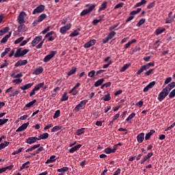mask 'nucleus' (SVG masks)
<instances>
[{
	"instance_id": "1",
	"label": "nucleus",
	"mask_w": 175,
	"mask_h": 175,
	"mask_svg": "<svg viewBox=\"0 0 175 175\" xmlns=\"http://www.w3.org/2000/svg\"><path fill=\"white\" fill-rule=\"evenodd\" d=\"M21 50H23V48H18L16 50L14 54L15 58H20V57H24V55H25L27 53H29V49H25L22 51Z\"/></svg>"
},
{
	"instance_id": "2",
	"label": "nucleus",
	"mask_w": 175,
	"mask_h": 175,
	"mask_svg": "<svg viewBox=\"0 0 175 175\" xmlns=\"http://www.w3.org/2000/svg\"><path fill=\"white\" fill-rule=\"evenodd\" d=\"M169 95V92H167V90L165 88H163L162 91L159 94L157 99L159 100V102H162L165 98H166Z\"/></svg>"
},
{
	"instance_id": "3",
	"label": "nucleus",
	"mask_w": 175,
	"mask_h": 175,
	"mask_svg": "<svg viewBox=\"0 0 175 175\" xmlns=\"http://www.w3.org/2000/svg\"><path fill=\"white\" fill-rule=\"evenodd\" d=\"M25 17H27V13H25L24 11H22L17 18L18 24H24L25 23Z\"/></svg>"
},
{
	"instance_id": "4",
	"label": "nucleus",
	"mask_w": 175,
	"mask_h": 175,
	"mask_svg": "<svg viewBox=\"0 0 175 175\" xmlns=\"http://www.w3.org/2000/svg\"><path fill=\"white\" fill-rule=\"evenodd\" d=\"M57 54V51H51L49 55L44 57L43 62H49V61L54 58V56Z\"/></svg>"
},
{
	"instance_id": "5",
	"label": "nucleus",
	"mask_w": 175,
	"mask_h": 175,
	"mask_svg": "<svg viewBox=\"0 0 175 175\" xmlns=\"http://www.w3.org/2000/svg\"><path fill=\"white\" fill-rule=\"evenodd\" d=\"M72 28V24L68 23L66 26L60 27L59 32L62 35H65L67 31H69Z\"/></svg>"
},
{
	"instance_id": "6",
	"label": "nucleus",
	"mask_w": 175,
	"mask_h": 175,
	"mask_svg": "<svg viewBox=\"0 0 175 175\" xmlns=\"http://www.w3.org/2000/svg\"><path fill=\"white\" fill-rule=\"evenodd\" d=\"M45 9L46 6H44V5L41 4L33 10L32 14H36V13H43Z\"/></svg>"
},
{
	"instance_id": "7",
	"label": "nucleus",
	"mask_w": 175,
	"mask_h": 175,
	"mask_svg": "<svg viewBox=\"0 0 175 175\" xmlns=\"http://www.w3.org/2000/svg\"><path fill=\"white\" fill-rule=\"evenodd\" d=\"M87 102H88V100H83L81 101L80 103L77 105V106L75 107L74 111H76V113L80 111V109L83 106H85V105H87Z\"/></svg>"
},
{
	"instance_id": "8",
	"label": "nucleus",
	"mask_w": 175,
	"mask_h": 175,
	"mask_svg": "<svg viewBox=\"0 0 175 175\" xmlns=\"http://www.w3.org/2000/svg\"><path fill=\"white\" fill-rule=\"evenodd\" d=\"M94 9H95V5H90L88 9L83 10L81 12V16H85V15L88 14V13H91V12H92L94 10Z\"/></svg>"
},
{
	"instance_id": "9",
	"label": "nucleus",
	"mask_w": 175,
	"mask_h": 175,
	"mask_svg": "<svg viewBox=\"0 0 175 175\" xmlns=\"http://www.w3.org/2000/svg\"><path fill=\"white\" fill-rule=\"evenodd\" d=\"M96 43V40L93 39L90 40L89 42H86L84 45L83 47L85 49H90V47H92V46H94V44Z\"/></svg>"
},
{
	"instance_id": "10",
	"label": "nucleus",
	"mask_w": 175,
	"mask_h": 175,
	"mask_svg": "<svg viewBox=\"0 0 175 175\" xmlns=\"http://www.w3.org/2000/svg\"><path fill=\"white\" fill-rule=\"evenodd\" d=\"M42 39H43V36H36L31 42V46L33 47H35V46H36L38 43H39V42L42 40Z\"/></svg>"
},
{
	"instance_id": "11",
	"label": "nucleus",
	"mask_w": 175,
	"mask_h": 175,
	"mask_svg": "<svg viewBox=\"0 0 175 175\" xmlns=\"http://www.w3.org/2000/svg\"><path fill=\"white\" fill-rule=\"evenodd\" d=\"M27 64H28V61L27 59H20L14 64V66L16 68H18V66H23L24 65H27Z\"/></svg>"
},
{
	"instance_id": "12",
	"label": "nucleus",
	"mask_w": 175,
	"mask_h": 175,
	"mask_svg": "<svg viewBox=\"0 0 175 175\" xmlns=\"http://www.w3.org/2000/svg\"><path fill=\"white\" fill-rule=\"evenodd\" d=\"M116 151H117V145H114L113 149H111V148H107L105 149V154H111L113 152H116Z\"/></svg>"
},
{
	"instance_id": "13",
	"label": "nucleus",
	"mask_w": 175,
	"mask_h": 175,
	"mask_svg": "<svg viewBox=\"0 0 175 175\" xmlns=\"http://www.w3.org/2000/svg\"><path fill=\"white\" fill-rule=\"evenodd\" d=\"M28 125H29V122H27V123H25L22 124L21 126L16 129V132H23V131H25L27 128H28Z\"/></svg>"
},
{
	"instance_id": "14",
	"label": "nucleus",
	"mask_w": 175,
	"mask_h": 175,
	"mask_svg": "<svg viewBox=\"0 0 175 175\" xmlns=\"http://www.w3.org/2000/svg\"><path fill=\"white\" fill-rule=\"evenodd\" d=\"M36 139H38L36 137H29L26 139L25 142L27 144H33V143H36Z\"/></svg>"
},
{
	"instance_id": "15",
	"label": "nucleus",
	"mask_w": 175,
	"mask_h": 175,
	"mask_svg": "<svg viewBox=\"0 0 175 175\" xmlns=\"http://www.w3.org/2000/svg\"><path fill=\"white\" fill-rule=\"evenodd\" d=\"M81 148V144L76 145L75 146L71 148L69 150V152H70V154H73V152H75V151H79V149H80Z\"/></svg>"
},
{
	"instance_id": "16",
	"label": "nucleus",
	"mask_w": 175,
	"mask_h": 175,
	"mask_svg": "<svg viewBox=\"0 0 175 175\" xmlns=\"http://www.w3.org/2000/svg\"><path fill=\"white\" fill-rule=\"evenodd\" d=\"M57 156L55 155H52L50 157L49 159L46 160L45 163L49 164V163H53V162H55L57 161Z\"/></svg>"
},
{
	"instance_id": "17",
	"label": "nucleus",
	"mask_w": 175,
	"mask_h": 175,
	"mask_svg": "<svg viewBox=\"0 0 175 175\" xmlns=\"http://www.w3.org/2000/svg\"><path fill=\"white\" fill-rule=\"evenodd\" d=\"M138 143H143L144 140V133H141L137 136Z\"/></svg>"
},
{
	"instance_id": "18",
	"label": "nucleus",
	"mask_w": 175,
	"mask_h": 175,
	"mask_svg": "<svg viewBox=\"0 0 175 175\" xmlns=\"http://www.w3.org/2000/svg\"><path fill=\"white\" fill-rule=\"evenodd\" d=\"M175 87V82H172L171 83H169L165 89L167 90L168 92H170L173 88Z\"/></svg>"
},
{
	"instance_id": "19",
	"label": "nucleus",
	"mask_w": 175,
	"mask_h": 175,
	"mask_svg": "<svg viewBox=\"0 0 175 175\" xmlns=\"http://www.w3.org/2000/svg\"><path fill=\"white\" fill-rule=\"evenodd\" d=\"M32 85H33V82L30 83H27V84H26L23 86H21L20 88L23 91H25V90H29V88H31V87H32Z\"/></svg>"
},
{
	"instance_id": "20",
	"label": "nucleus",
	"mask_w": 175,
	"mask_h": 175,
	"mask_svg": "<svg viewBox=\"0 0 175 175\" xmlns=\"http://www.w3.org/2000/svg\"><path fill=\"white\" fill-rule=\"evenodd\" d=\"M43 67L42 66H40L39 68H36L33 72V75H40L41 73L43 72Z\"/></svg>"
},
{
	"instance_id": "21",
	"label": "nucleus",
	"mask_w": 175,
	"mask_h": 175,
	"mask_svg": "<svg viewBox=\"0 0 175 175\" xmlns=\"http://www.w3.org/2000/svg\"><path fill=\"white\" fill-rule=\"evenodd\" d=\"M165 31H166L165 28L159 27L158 29H156L155 34L157 35V36H158V35H161V33H163Z\"/></svg>"
},
{
	"instance_id": "22",
	"label": "nucleus",
	"mask_w": 175,
	"mask_h": 175,
	"mask_svg": "<svg viewBox=\"0 0 175 175\" xmlns=\"http://www.w3.org/2000/svg\"><path fill=\"white\" fill-rule=\"evenodd\" d=\"M154 132L155 131L154 130H150L149 133H146L145 136V140H150V139H151V136L154 135Z\"/></svg>"
},
{
	"instance_id": "23",
	"label": "nucleus",
	"mask_w": 175,
	"mask_h": 175,
	"mask_svg": "<svg viewBox=\"0 0 175 175\" xmlns=\"http://www.w3.org/2000/svg\"><path fill=\"white\" fill-rule=\"evenodd\" d=\"M10 36H12V31H10L9 33V34H7L5 37H3L1 40V43H6V42H8V39H9V38H10Z\"/></svg>"
},
{
	"instance_id": "24",
	"label": "nucleus",
	"mask_w": 175,
	"mask_h": 175,
	"mask_svg": "<svg viewBox=\"0 0 175 175\" xmlns=\"http://www.w3.org/2000/svg\"><path fill=\"white\" fill-rule=\"evenodd\" d=\"M10 28L9 27H3L2 29L0 30V34L2 36L5 35V33L9 32Z\"/></svg>"
},
{
	"instance_id": "25",
	"label": "nucleus",
	"mask_w": 175,
	"mask_h": 175,
	"mask_svg": "<svg viewBox=\"0 0 175 175\" xmlns=\"http://www.w3.org/2000/svg\"><path fill=\"white\" fill-rule=\"evenodd\" d=\"M18 32H21L22 31H27V26L24 24H20V25L18 27Z\"/></svg>"
},
{
	"instance_id": "26",
	"label": "nucleus",
	"mask_w": 175,
	"mask_h": 175,
	"mask_svg": "<svg viewBox=\"0 0 175 175\" xmlns=\"http://www.w3.org/2000/svg\"><path fill=\"white\" fill-rule=\"evenodd\" d=\"M103 81H105V79L103 78L97 80L94 83V87H99V85H102V84H103Z\"/></svg>"
},
{
	"instance_id": "27",
	"label": "nucleus",
	"mask_w": 175,
	"mask_h": 175,
	"mask_svg": "<svg viewBox=\"0 0 175 175\" xmlns=\"http://www.w3.org/2000/svg\"><path fill=\"white\" fill-rule=\"evenodd\" d=\"M77 72V68L72 67L71 70L67 73V76H72V75H75Z\"/></svg>"
},
{
	"instance_id": "28",
	"label": "nucleus",
	"mask_w": 175,
	"mask_h": 175,
	"mask_svg": "<svg viewBox=\"0 0 175 175\" xmlns=\"http://www.w3.org/2000/svg\"><path fill=\"white\" fill-rule=\"evenodd\" d=\"M44 18H47V15L46 14H42L41 15H40L38 18L37 20L38 21H39L40 23H42V21H43V20H44Z\"/></svg>"
},
{
	"instance_id": "29",
	"label": "nucleus",
	"mask_w": 175,
	"mask_h": 175,
	"mask_svg": "<svg viewBox=\"0 0 175 175\" xmlns=\"http://www.w3.org/2000/svg\"><path fill=\"white\" fill-rule=\"evenodd\" d=\"M107 8V1H104L99 8V12L105 10Z\"/></svg>"
},
{
	"instance_id": "30",
	"label": "nucleus",
	"mask_w": 175,
	"mask_h": 175,
	"mask_svg": "<svg viewBox=\"0 0 175 175\" xmlns=\"http://www.w3.org/2000/svg\"><path fill=\"white\" fill-rule=\"evenodd\" d=\"M136 43V39H133L124 45V49H129L131 44Z\"/></svg>"
},
{
	"instance_id": "31",
	"label": "nucleus",
	"mask_w": 175,
	"mask_h": 175,
	"mask_svg": "<svg viewBox=\"0 0 175 175\" xmlns=\"http://www.w3.org/2000/svg\"><path fill=\"white\" fill-rule=\"evenodd\" d=\"M146 3H147L146 0H141L140 2H138L135 4V8H139L143 5H146Z\"/></svg>"
},
{
	"instance_id": "32",
	"label": "nucleus",
	"mask_w": 175,
	"mask_h": 175,
	"mask_svg": "<svg viewBox=\"0 0 175 175\" xmlns=\"http://www.w3.org/2000/svg\"><path fill=\"white\" fill-rule=\"evenodd\" d=\"M102 100H105V102H109V100H111V97L110 96V94H107L102 97Z\"/></svg>"
},
{
	"instance_id": "33",
	"label": "nucleus",
	"mask_w": 175,
	"mask_h": 175,
	"mask_svg": "<svg viewBox=\"0 0 175 175\" xmlns=\"http://www.w3.org/2000/svg\"><path fill=\"white\" fill-rule=\"evenodd\" d=\"M43 85H44V82L42 83H40L38 84H37L35 87H34V90L36 91H39V90H40L42 88V87H43Z\"/></svg>"
},
{
	"instance_id": "34",
	"label": "nucleus",
	"mask_w": 175,
	"mask_h": 175,
	"mask_svg": "<svg viewBox=\"0 0 175 175\" xmlns=\"http://www.w3.org/2000/svg\"><path fill=\"white\" fill-rule=\"evenodd\" d=\"M99 18L100 19H94V20H93V22H92L93 25H98V23H100V21H102V18H103V16H100Z\"/></svg>"
},
{
	"instance_id": "35",
	"label": "nucleus",
	"mask_w": 175,
	"mask_h": 175,
	"mask_svg": "<svg viewBox=\"0 0 175 175\" xmlns=\"http://www.w3.org/2000/svg\"><path fill=\"white\" fill-rule=\"evenodd\" d=\"M116 33H117L114 31H111L107 36L108 39L109 40L113 39L116 36Z\"/></svg>"
},
{
	"instance_id": "36",
	"label": "nucleus",
	"mask_w": 175,
	"mask_h": 175,
	"mask_svg": "<svg viewBox=\"0 0 175 175\" xmlns=\"http://www.w3.org/2000/svg\"><path fill=\"white\" fill-rule=\"evenodd\" d=\"M85 131V128L79 129L77 131L76 135L77 136H80L81 135H83Z\"/></svg>"
},
{
	"instance_id": "37",
	"label": "nucleus",
	"mask_w": 175,
	"mask_h": 175,
	"mask_svg": "<svg viewBox=\"0 0 175 175\" xmlns=\"http://www.w3.org/2000/svg\"><path fill=\"white\" fill-rule=\"evenodd\" d=\"M44 150V148L43 146H41L38 148L36 151H34L33 153H31V155H36V154H39V152H42Z\"/></svg>"
},
{
	"instance_id": "38",
	"label": "nucleus",
	"mask_w": 175,
	"mask_h": 175,
	"mask_svg": "<svg viewBox=\"0 0 175 175\" xmlns=\"http://www.w3.org/2000/svg\"><path fill=\"white\" fill-rule=\"evenodd\" d=\"M144 70H147V68L144 65V66H141L140 69L138 70V71L137 72V75H142V73H143V72H144Z\"/></svg>"
},
{
	"instance_id": "39",
	"label": "nucleus",
	"mask_w": 175,
	"mask_h": 175,
	"mask_svg": "<svg viewBox=\"0 0 175 175\" xmlns=\"http://www.w3.org/2000/svg\"><path fill=\"white\" fill-rule=\"evenodd\" d=\"M10 50H12V49L10 48H5V51L1 54V57L3 58V57H5V55H6V54H8Z\"/></svg>"
},
{
	"instance_id": "40",
	"label": "nucleus",
	"mask_w": 175,
	"mask_h": 175,
	"mask_svg": "<svg viewBox=\"0 0 175 175\" xmlns=\"http://www.w3.org/2000/svg\"><path fill=\"white\" fill-rule=\"evenodd\" d=\"M144 66H145L146 70H148V69H150V68H151V66H155V62H150L146 64H144Z\"/></svg>"
},
{
	"instance_id": "41",
	"label": "nucleus",
	"mask_w": 175,
	"mask_h": 175,
	"mask_svg": "<svg viewBox=\"0 0 175 175\" xmlns=\"http://www.w3.org/2000/svg\"><path fill=\"white\" fill-rule=\"evenodd\" d=\"M68 170H69V167H63L62 168L57 169L59 173H65V172H68Z\"/></svg>"
},
{
	"instance_id": "42",
	"label": "nucleus",
	"mask_w": 175,
	"mask_h": 175,
	"mask_svg": "<svg viewBox=\"0 0 175 175\" xmlns=\"http://www.w3.org/2000/svg\"><path fill=\"white\" fill-rule=\"evenodd\" d=\"M68 94L64 92L62 95V98H61V102H64L65 100H68L69 99V96H67Z\"/></svg>"
},
{
	"instance_id": "43",
	"label": "nucleus",
	"mask_w": 175,
	"mask_h": 175,
	"mask_svg": "<svg viewBox=\"0 0 175 175\" xmlns=\"http://www.w3.org/2000/svg\"><path fill=\"white\" fill-rule=\"evenodd\" d=\"M142 12V8H137V10H133L130 12L131 16H135V14H137Z\"/></svg>"
},
{
	"instance_id": "44",
	"label": "nucleus",
	"mask_w": 175,
	"mask_h": 175,
	"mask_svg": "<svg viewBox=\"0 0 175 175\" xmlns=\"http://www.w3.org/2000/svg\"><path fill=\"white\" fill-rule=\"evenodd\" d=\"M144 23H146V18H142L137 23L136 27H142V25H143V24H144Z\"/></svg>"
},
{
	"instance_id": "45",
	"label": "nucleus",
	"mask_w": 175,
	"mask_h": 175,
	"mask_svg": "<svg viewBox=\"0 0 175 175\" xmlns=\"http://www.w3.org/2000/svg\"><path fill=\"white\" fill-rule=\"evenodd\" d=\"M129 66H131V64H124L122 66V68L120 69V72H125V70H126V69H128V68H129Z\"/></svg>"
},
{
	"instance_id": "46",
	"label": "nucleus",
	"mask_w": 175,
	"mask_h": 175,
	"mask_svg": "<svg viewBox=\"0 0 175 175\" xmlns=\"http://www.w3.org/2000/svg\"><path fill=\"white\" fill-rule=\"evenodd\" d=\"M61 129H62V126H55L51 129V132H57V131H61Z\"/></svg>"
},
{
	"instance_id": "47",
	"label": "nucleus",
	"mask_w": 175,
	"mask_h": 175,
	"mask_svg": "<svg viewBox=\"0 0 175 175\" xmlns=\"http://www.w3.org/2000/svg\"><path fill=\"white\" fill-rule=\"evenodd\" d=\"M80 85H81V84L80 83H77L72 88V90H70L69 91V94H72L73 92V91H75V90H76V88H79V87H80Z\"/></svg>"
},
{
	"instance_id": "48",
	"label": "nucleus",
	"mask_w": 175,
	"mask_h": 175,
	"mask_svg": "<svg viewBox=\"0 0 175 175\" xmlns=\"http://www.w3.org/2000/svg\"><path fill=\"white\" fill-rule=\"evenodd\" d=\"M79 35H80V33L77 32V30H75L70 34V37L75 38V36H79Z\"/></svg>"
},
{
	"instance_id": "49",
	"label": "nucleus",
	"mask_w": 175,
	"mask_h": 175,
	"mask_svg": "<svg viewBox=\"0 0 175 175\" xmlns=\"http://www.w3.org/2000/svg\"><path fill=\"white\" fill-rule=\"evenodd\" d=\"M40 136L42 140H45V139L49 138V133H44L43 134H41Z\"/></svg>"
},
{
	"instance_id": "50",
	"label": "nucleus",
	"mask_w": 175,
	"mask_h": 175,
	"mask_svg": "<svg viewBox=\"0 0 175 175\" xmlns=\"http://www.w3.org/2000/svg\"><path fill=\"white\" fill-rule=\"evenodd\" d=\"M154 68H151L149 70H148L147 72H146L144 73V76L145 77L147 76H150V75H152V72H154Z\"/></svg>"
},
{
	"instance_id": "51",
	"label": "nucleus",
	"mask_w": 175,
	"mask_h": 175,
	"mask_svg": "<svg viewBox=\"0 0 175 175\" xmlns=\"http://www.w3.org/2000/svg\"><path fill=\"white\" fill-rule=\"evenodd\" d=\"M61 114V111L59 109L57 110L53 116V118L54 120H55V118H58V117H59V115Z\"/></svg>"
},
{
	"instance_id": "52",
	"label": "nucleus",
	"mask_w": 175,
	"mask_h": 175,
	"mask_svg": "<svg viewBox=\"0 0 175 175\" xmlns=\"http://www.w3.org/2000/svg\"><path fill=\"white\" fill-rule=\"evenodd\" d=\"M18 94H20V91L16 90L15 92H12L11 94H8V96L10 97L16 96V95H18Z\"/></svg>"
},
{
	"instance_id": "53",
	"label": "nucleus",
	"mask_w": 175,
	"mask_h": 175,
	"mask_svg": "<svg viewBox=\"0 0 175 175\" xmlns=\"http://www.w3.org/2000/svg\"><path fill=\"white\" fill-rule=\"evenodd\" d=\"M135 116H136V113H132L129 116V117L126 119V121H131L133 118H135Z\"/></svg>"
},
{
	"instance_id": "54",
	"label": "nucleus",
	"mask_w": 175,
	"mask_h": 175,
	"mask_svg": "<svg viewBox=\"0 0 175 175\" xmlns=\"http://www.w3.org/2000/svg\"><path fill=\"white\" fill-rule=\"evenodd\" d=\"M9 121V119H0V126L2 125H5L6 122Z\"/></svg>"
},
{
	"instance_id": "55",
	"label": "nucleus",
	"mask_w": 175,
	"mask_h": 175,
	"mask_svg": "<svg viewBox=\"0 0 175 175\" xmlns=\"http://www.w3.org/2000/svg\"><path fill=\"white\" fill-rule=\"evenodd\" d=\"M23 40H24V37H21L14 41V44H18V43H21Z\"/></svg>"
},
{
	"instance_id": "56",
	"label": "nucleus",
	"mask_w": 175,
	"mask_h": 175,
	"mask_svg": "<svg viewBox=\"0 0 175 175\" xmlns=\"http://www.w3.org/2000/svg\"><path fill=\"white\" fill-rule=\"evenodd\" d=\"M95 70H92L88 72V76H89V77H94L95 76Z\"/></svg>"
},
{
	"instance_id": "57",
	"label": "nucleus",
	"mask_w": 175,
	"mask_h": 175,
	"mask_svg": "<svg viewBox=\"0 0 175 175\" xmlns=\"http://www.w3.org/2000/svg\"><path fill=\"white\" fill-rule=\"evenodd\" d=\"M154 6H155V1H153L152 3H150L147 5V9H152V8H154Z\"/></svg>"
},
{
	"instance_id": "58",
	"label": "nucleus",
	"mask_w": 175,
	"mask_h": 175,
	"mask_svg": "<svg viewBox=\"0 0 175 175\" xmlns=\"http://www.w3.org/2000/svg\"><path fill=\"white\" fill-rule=\"evenodd\" d=\"M173 23V17L167 18L165 19V24H172Z\"/></svg>"
},
{
	"instance_id": "59",
	"label": "nucleus",
	"mask_w": 175,
	"mask_h": 175,
	"mask_svg": "<svg viewBox=\"0 0 175 175\" xmlns=\"http://www.w3.org/2000/svg\"><path fill=\"white\" fill-rule=\"evenodd\" d=\"M156 83H157V82H155V81H153L149 83V84H148L147 85L148 86V88H149L150 89L154 88V85H155Z\"/></svg>"
},
{
	"instance_id": "60",
	"label": "nucleus",
	"mask_w": 175,
	"mask_h": 175,
	"mask_svg": "<svg viewBox=\"0 0 175 175\" xmlns=\"http://www.w3.org/2000/svg\"><path fill=\"white\" fill-rule=\"evenodd\" d=\"M23 148H20L18 150H15L12 152V155H17V154H20L23 151Z\"/></svg>"
},
{
	"instance_id": "61",
	"label": "nucleus",
	"mask_w": 175,
	"mask_h": 175,
	"mask_svg": "<svg viewBox=\"0 0 175 175\" xmlns=\"http://www.w3.org/2000/svg\"><path fill=\"white\" fill-rule=\"evenodd\" d=\"M122 6H124V3H119L115 5L114 9H120V8H122Z\"/></svg>"
},
{
	"instance_id": "62",
	"label": "nucleus",
	"mask_w": 175,
	"mask_h": 175,
	"mask_svg": "<svg viewBox=\"0 0 175 175\" xmlns=\"http://www.w3.org/2000/svg\"><path fill=\"white\" fill-rule=\"evenodd\" d=\"M12 83H16V84H20V83H23V79H16L12 80Z\"/></svg>"
},
{
	"instance_id": "63",
	"label": "nucleus",
	"mask_w": 175,
	"mask_h": 175,
	"mask_svg": "<svg viewBox=\"0 0 175 175\" xmlns=\"http://www.w3.org/2000/svg\"><path fill=\"white\" fill-rule=\"evenodd\" d=\"M172 81V77H167L165 79V81H164V84L166 85V84H169V83H170Z\"/></svg>"
},
{
	"instance_id": "64",
	"label": "nucleus",
	"mask_w": 175,
	"mask_h": 175,
	"mask_svg": "<svg viewBox=\"0 0 175 175\" xmlns=\"http://www.w3.org/2000/svg\"><path fill=\"white\" fill-rule=\"evenodd\" d=\"M175 96V92H174V90H172L170 94H169V98H174Z\"/></svg>"
}]
</instances>
